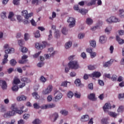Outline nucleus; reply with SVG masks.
<instances>
[{
  "instance_id": "1",
  "label": "nucleus",
  "mask_w": 124,
  "mask_h": 124,
  "mask_svg": "<svg viewBox=\"0 0 124 124\" xmlns=\"http://www.w3.org/2000/svg\"><path fill=\"white\" fill-rule=\"evenodd\" d=\"M68 66L71 69H78L79 68V63H78V62L75 61L70 62Z\"/></svg>"
},
{
  "instance_id": "2",
  "label": "nucleus",
  "mask_w": 124,
  "mask_h": 124,
  "mask_svg": "<svg viewBox=\"0 0 124 124\" xmlns=\"http://www.w3.org/2000/svg\"><path fill=\"white\" fill-rule=\"evenodd\" d=\"M47 45H48L47 42L45 41L43 42L42 44L37 43L35 44V48L38 50H42L43 49H44V48H45L47 46Z\"/></svg>"
},
{
  "instance_id": "3",
  "label": "nucleus",
  "mask_w": 124,
  "mask_h": 124,
  "mask_svg": "<svg viewBox=\"0 0 124 124\" xmlns=\"http://www.w3.org/2000/svg\"><path fill=\"white\" fill-rule=\"evenodd\" d=\"M11 109L12 111H14V112H16L17 114H23V110H18V108H17V106L16 104H14L12 105V106L11 107Z\"/></svg>"
},
{
  "instance_id": "4",
  "label": "nucleus",
  "mask_w": 124,
  "mask_h": 124,
  "mask_svg": "<svg viewBox=\"0 0 124 124\" xmlns=\"http://www.w3.org/2000/svg\"><path fill=\"white\" fill-rule=\"evenodd\" d=\"M56 107L55 104H48L46 105H43L40 107L41 109H49L50 108H54Z\"/></svg>"
},
{
  "instance_id": "5",
  "label": "nucleus",
  "mask_w": 124,
  "mask_h": 124,
  "mask_svg": "<svg viewBox=\"0 0 124 124\" xmlns=\"http://www.w3.org/2000/svg\"><path fill=\"white\" fill-rule=\"evenodd\" d=\"M106 22L108 24H111V23H117V22H119V19L114 16H111L106 20Z\"/></svg>"
},
{
  "instance_id": "6",
  "label": "nucleus",
  "mask_w": 124,
  "mask_h": 124,
  "mask_svg": "<svg viewBox=\"0 0 124 124\" xmlns=\"http://www.w3.org/2000/svg\"><path fill=\"white\" fill-rule=\"evenodd\" d=\"M21 80V82H24V83H22V84L19 86L20 89H23V88L26 86V83H25L31 82V80L27 78H22Z\"/></svg>"
},
{
  "instance_id": "7",
  "label": "nucleus",
  "mask_w": 124,
  "mask_h": 124,
  "mask_svg": "<svg viewBox=\"0 0 124 124\" xmlns=\"http://www.w3.org/2000/svg\"><path fill=\"white\" fill-rule=\"evenodd\" d=\"M75 19L73 17H69V18L67 20L68 23H70L69 25V27L70 28H72L75 26Z\"/></svg>"
},
{
  "instance_id": "8",
  "label": "nucleus",
  "mask_w": 124,
  "mask_h": 124,
  "mask_svg": "<svg viewBox=\"0 0 124 124\" xmlns=\"http://www.w3.org/2000/svg\"><path fill=\"white\" fill-rule=\"evenodd\" d=\"M53 90V86L52 85H49L47 88L43 91V94H49Z\"/></svg>"
},
{
  "instance_id": "9",
  "label": "nucleus",
  "mask_w": 124,
  "mask_h": 124,
  "mask_svg": "<svg viewBox=\"0 0 124 124\" xmlns=\"http://www.w3.org/2000/svg\"><path fill=\"white\" fill-rule=\"evenodd\" d=\"M0 85H1V89L2 90H6L7 89V83L5 80H0Z\"/></svg>"
},
{
  "instance_id": "10",
  "label": "nucleus",
  "mask_w": 124,
  "mask_h": 124,
  "mask_svg": "<svg viewBox=\"0 0 124 124\" xmlns=\"http://www.w3.org/2000/svg\"><path fill=\"white\" fill-rule=\"evenodd\" d=\"M51 122H56V120L59 118V114L57 113H55L50 116Z\"/></svg>"
},
{
  "instance_id": "11",
  "label": "nucleus",
  "mask_w": 124,
  "mask_h": 124,
  "mask_svg": "<svg viewBox=\"0 0 124 124\" xmlns=\"http://www.w3.org/2000/svg\"><path fill=\"white\" fill-rule=\"evenodd\" d=\"M75 84H76L77 87H84V85L81 83V80L79 79H77L75 81Z\"/></svg>"
},
{
  "instance_id": "12",
  "label": "nucleus",
  "mask_w": 124,
  "mask_h": 124,
  "mask_svg": "<svg viewBox=\"0 0 124 124\" xmlns=\"http://www.w3.org/2000/svg\"><path fill=\"white\" fill-rule=\"evenodd\" d=\"M90 120V117L88 115H83L81 117V122H88Z\"/></svg>"
},
{
  "instance_id": "13",
  "label": "nucleus",
  "mask_w": 124,
  "mask_h": 124,
  "mask_svg": "<svg viewBox=\"0 0 124 124\" xmlns=\"http://www.w3.org/2000/svg\"><path fill=\"white\" fill-rule=\"evenodd\" d=\"M62 97V93H59L57 94V95L54 98V100L55 101H58V100H60L61 98Z\"/></svg>"
},
{
  "instance_id": "14",
  "label": "nucleus",
  "mask_w": 124,
  "mask_h": 124,
  "mask_svg": "<svg viewBox=\"0 0 124 124\" xmlns=\"http://www.w3.org/2000/svg\"><path fill=\"white\" fill-rule=\"evenodd\" d=\"M88 97L90 100H93V101L96 100V98H95V94L94 93H91L88 95Z\"/></svg>"
},
{
  "instance_id": "15",
  "label": "nucleus",
  "mask_w": 124,
  "mask_h": 124,
  "mask_svg": "<svg viewBox=\"0 0 124 124\" xmlns=\"http://www.w3.org/2000/svg\"><path fill=\"white\" fill-rule=\"evenodd\" d=\"M16 99H17V101H22V100L25 101V100H27V97H26L24 95H22L17 97L16 98Z\"/></svg>"
},
{
  "instance_id": "16",
  "label": "nucleus",
  "mask_w": 124,
  "mask_h": 124,
  "mask_svg": "<svg viewBox=\"0 0 124 124\" xmlns=\"http://www.w3.org/2000/svg\"><path fill=\"white\" fill-rule=\"evenodd\" d=\"M111 108H112L111 104L108 103H106L103 107V109L105 112L106 111V110H107V109H111Z\"/></svg>"
},
{
  "instance_id": "17",
  "label": "nucleus",
  "mask_w": 124,
  "mask_h": 124,
  "mask_svg": "<svg viewBox=\"0 0 124 124\" xmlns=\"http://www.w3.org/2000/svg\"><path fill=\"white\" fill-rule=\"evenodd\" d=\"M93 77H95V78H99L101 76V73L98 72H94L92 74Z\"/></svg>"
},
{
  "instance_id": "18",
  "label": "nucleus",
  "mask_w": 124,
  "mask_h": 124,
  "mask_svg": "<svg viewBox=\"0 0 124 124\" xmlns=\"http://www.w3.org/2000/svg\"><path fill=\"white\" fill-rule=\"evenodd\" d=\"M116 39L118 42L119 44H120V45L124 44V40L121 39V38H120L119 36L118 35L116 36Z\"/></svg>"
},
{
  "instance_id": "19",
  "label": "nucleus",
  "mask_w": 124,
  "mask_h": 124,
  "mask_svg": "<svg viewBox=\"0 0 124 124\" xmlns=\"http://www.w3.org/2000/svg\"><path fill=\"white\" fill-rule=\"evenodd\" d=\"M99 42L102 44H103L106 42V38L104 36H101L99 39Z\"/></svg>"
},
{
  "instance_id": "20",
  "label": "nucleus",
  "mask_w": 124,
  "mask_h": 124,
  "mask_svg": "<svg viewBox=\"0 0 124 124\" xmlns=\"http://www.w3.org/2000/svg\"><path fill=\"white\" fill-rule=\"evenodd\" d=\"M14 48H9L8 49L5 50V53L7 55H8V54H12V53H14Z\"/></svg>"
},
{
  "instance_id": "21",
  "label": "nucleus",
  "mask_w": 124,
  "mask_h": 124,
  "mask_svg": "<svg viewBox=\"0 0 124 124\" xmlns=\"http://www.w3.org/2000/svg\"><path fill=\"white\" fill-rule=\"evenodd\" d=\"M15 113H16V112L13 110L8 111L6 114V115L7 117H11L12 116H14V115H15Z\"/></svg>"
},
{
  "instance_id": "22",
  "label": "nucleus",
  "mask_w": 124,
  "mask_h": 124,
  "mask_svg": "<svg viewBox=\"0 0 124 124\" xmlns=\"http://www.w3.org/2000/svg\"><path fill=\"white\" fill-rule=\"evenodd\" d=\"M21 13L25 19H29V16H28V13L27 10L22 11Z\"/></svg>"
},
{
  "instance_id": "23",
  "label": "nucleus",
  "mask_w": 124,
  "mask_h": 124,
  "mask_svg": "<svg viewBox=\"0 0 124 124\" xmlns=\"http://www.w3.org/2000/svg\"><path fill=\"white\" fill-rule=\"evenodd\" d=\"M78 12L82 15H86L88 13V10L84 9H80L79 10Z\"/></svg>"
},
{
  "instance_id": "24",
  "label": "nucleus",
  "mask_w": 124,
  "mask_h": 124,
  "mask_svg": "<svg viewBox=\"0 0 124 124\" xmlns=\"http://www.w3.org/2000/svg\"><path fill=\"white\" fill-rule=\"evenodd\" d=\"M21 81L18 78H15L13 81V85H18V84H20Z\"/></svg>"
},
{
  "instance_id": "25",
  "label": "nucleus",
  "mask_w": 124,
  "mask_h": 124,
  "mask_svg": "<svg viewBox=\"0 0 124 124\" xmlns=\"http://www.w3.org/2000/svg\"><path fill=\"white\" fill-rule=\"evenodd\" d=\"M54 37L55 38H60L61 37V34H60V31L59 30H56L54 32Z\"/></svg>"
},
{
  "instance_id": "26",
  "label": "nucleus",
  "mask_w": 124,
  "mask_h": 124,
  "mask_svg": "<svg viewBox=\"0 0 124 124\" xmlns=\"http://www.w3.org/2000/svg\"><path fill=\"white\" fill-rule=\"evenodd\" d=\"M8 58V54H5V55L4 56V59L2 61V63L3 64H4L8 62V60H7V58Z\"/></svg>"
},
{
  "instance_id": "27",
  "label": "nucleus",
  "mask_w": 124,
  "mask_h": 124,
  "mask_svg": "<svg viewBox=\"0 0 124 124\" xmlns=\"http://www.w3.org/2000/svg\"><path fill=\"white\" fill-rule=\"evenodd\" d=\"M118 98L120 100V101H123L124 99V93H119L118 96Z\"/></svg>"
},
{
  "instance_id": "28",
  "label": "nucleus",
  "mask_w": 124,
  "mask_h": 124,
  "mask_svg": "<svg viewBox=\"0 0 124 124\" xmlns=\"http://www.w3.org/2000/svg\"><path fill=\"white\" fill-rule=\"evenodd\" d=\"M124 111V107L123 106H119L117 109V112L118 113H123Z\"/></svg>"
},
{
  "instance_id": "29",
  "label": "nucleus",
  "mask_w": 124,
  "mask_h": 124,
  "mask_svg": "<svg viewBox=\"0 0 124 124\" xmlns=\"http://www.w3.org/2000/svg\"><path fill=\"white\" fill-rule=\"evenodd\" d=\"M71 46H72V42H67L65 45V47L66 48V49H68L70 48Z\"/></svg>"
},
{
  "instance_id": "30",
  "label": "nucleus",
  "mask_w": 124,
  "mask_h": 124,
  "mask_svg": "<svg viewBox=\"0 0 124 124\" xmlns=\"http://www.w3.org/2000/svg\"><path fill=\"white\" fill-rule=\"evenodd\" d=\"M93 19H92V18H87L86 19V24H87V25H92V24H93Z\"/></svg>"
},
{
  "instance_id": "31",
  "label": "nucleus",
  "mask_w": 124,
  "mask_h": 124,
  "mask_svg": "<svg viewBox=\"0 0 124 124\" xmlns=\"http://www.w3.org/2000/svg\"><path fill=\"white\" fill-rule=\"evenodd\" d=\"M108 114L110 117H112V118H116L118 116V114L115 112H109Z\"/></svg>"
},
{
  "instance_id": "32",
  "label": "nucleus",
  "mask_w": 124,
  "mask_h": 124,
  "mask_svg": "<svg viewBox=\"0 0 124 124\" xmlns=\"http://www.w3.org/2000/svg\"><path fill=\"white\" fill-rule=\"evenodd\" d=\"M10 63L12 66H15L16 65V64L17 63V62H16V60L15 59H12L10 61Z\"/></svg>"
},
{
  "instance_id": "33",
  "label": "nucleus",
  "mask_w": 124,
  "mask_h": 124,
  "mask_svg": "<svg viewBox=\"0 0 124 124\" xmlns=\"http://www.w3.org/2000/svg\"><path fill=\"white\" fill-rule=\"evenodd\" d=\"M19 87L17 85H13L12 87V91L13 92H18Z\"/></svg>"
},
{
  "instance_id": "34",
  "label": "nucleus",
  "mask_w": 124,
  "mask_h": 124,
  "mask_svg": "<svg viewBox=\"0 0 124 124\" xmlns=\"http://www.w3.org/2000/svg\"><path fill=\"white\" fill-rule=\"evenodd\" d=\"M96 3V1L95 0H92L90 2H88L87 4V6H91L92 5H94Z\"/></svg>"
},
{
  "instance_id": "35",
  "label": "nucleus",
  "mask_w": 124,
  "mask_h": 124,
  "mask_svg": "<svg viewBox=\"0 0 124 124\" xmlns=\"http://www.w3.org/2000/svg\"><path fill=\"white\" fill-rule=\"evenodd\" d=\"M90 46L94 48L96 46V42L94 40H92L90 42Z\"/></svg>"
},
{
  "instance_id": "36",
  "label": "nucleus",
  "mask_w": 124,
  "mask_h": 124,
  "mask_svg": "<svg viewBox=\"0 0 124 124\" xmlns=\"http://www.w3.org/2000/svg\"><path fill=\"white\" fill-rule=\"evenodd\" d=\"M30 37H31L30 34L28 33H25L24 34V40H25V41H28V40L30 39Z\"/></svg>"
},
{
  "instance_id": "37",
  "label": "nucleus",
  "mask_w": 124,
  "mask_h": 124,
  "mask_svg": "<svg viewBox=\"0 0 124 124\" xmlns=\"http://www.w3.org/2000/svg\"><path fill=\"white\" fill-rule=\"evenodd\" d=\"M13 16H14V13L12 12H10L8 16V19H10L11 21H14L15 19L12 18Z\"/></svg>"
},
{
  "instance_id": "38",
  "label": "nucleus",
  "mask_w": 124,
  "mask_h": 124,
  "mask_svg": "<svg viewBox=\"0 0 124 124\" xmlns=\"http://www.w3.org/2000/svg\"><path fill=\"white\" fill-rule=\"evenodd\" d=\"M67 97H68V98H72V97H73V95H74V94H73V93L71 91H69L68 93H67Z\"/></svg>"
},
{
  "instance_id": "39",
  "label": "nucleus",
  "mask_w": 124,
  "mask_h": 124,
  "mask_svg": "<svg viewBox=\"0 0 124 124\" xmlns=\"http://www.w3.org/2000/svg\"><path fill=\"white\" fill-rule=\"evenodd\" d=\"M35 37L36 38H38L40 37V32H39V31L37 30L35 33H34Z\"/></svg>"
},
{
  "instance_id": "40",
  "label": "nucleus",
  "mask_w": 124,
  "mask_h": 124,
  "mask_svg": "<svg viewBox=\"0 0 124 124\" xmlns=\"http://www.w3.org/2000/svg\"><path fill=\"white\" fill-rule=\"evenodd\" d=\"M32 95L33 97H34L35 99H38V93L37 92H35L32 93Z\"/></svg>"
},
{
  "instance_id": "41",
  "label": "nucleus",
  "mask_w": 124,
  "mask_h": 124,
  "mask_svg": "<svg viewBox=\"0 0 124 124\" xmlns=\"http://www.w3.org/2000/svg\"><path fill=\"white\" fill-rule=\"evenodd\" d=\"M112 31V27L111 26H108L105 29V32H108V33H109L110 31Z\"/></svg>"
},
{
  "instance_id": "42",
  "label": "nucleus",
  "mask_w": 124,
  "mask_h": 124,
  "mask_svg": "<svg viewBox=\"0 0 124 124\" xmlns=\"http://www.w3.org/2000/svg\"><path fill=\"white\" fill-rule=\"evenodd\" d=\"M60 113L63 116H66L68 114V112L66 110H62L61 111Z\"/></svg>"
},
{
  "instance_id": "43",
  "label": "nucleus",
  "mask_w": 124,
  "mask_h": 124,
  "mask_svg": "<svg viewBox=\"0 0 124 124\" xmlns=\"http://www.w3.org/2000/svg\"><path fill=\"white\" fill-rule=\"evenodd\" d=\"M32 124H41V121L39 120V119H35V120H34L32 122Z\"/></svg>"
},
{
  "instance_id": "44",
  "label": "nucleus",
  "mask_w": 124,
  "mask_h": 124,
  "mask_svg": "<svg viewBox=\"0 0 124 124\" xmlns=\"http://www.w3.org/2000/svg\"><path fill=\"white\" fill-rule=\"evenodd\" d=\"M120 12V17H121V18H124V10H119Z\"/></svg>"
},
{
  "instance_id": "45",
  "label": "nucleus",
  "mask_w": 124,
  "mask_h": 124,
  "mask_svg": "<svg viewBox=\"0 0 124 124\" xmlns=\"http://www.w3.org/2000/svg\"><path fill=\"white\" fill-rule=\"evenodd\" d=\"M62 32L63 34H64L65 35H66V34H67V30H66V28L65 27L62 28Z\"/></svg>"
},
{
  "instance_id": "46",
  "label": "nucleus",
  "mask_w": 124,
  "mask_h": 124,
  "mask_svg": "<svg viewBox=\"0 0 124 124\" xmlns=\"http://www.w3.org/2000/svg\"><path fill=\"white\" fill-rule=\"evenodd\" d=\"M117 78H118V76H117L116 75H113L111 79L112 81H114L115 82L117 81Z\"/></svg>"
},
{
  "instance_id": "47",
  "label": "nucleus",
  "mask_w": 124,
  "mask_h": 124,
  "mask_svg": "<svg viewBox=\"0 0 124 124\" xmlns=\"http://www.w3.org/2000/svg\"><path fill=\"white\" fill-rule=\"evenodd\" d=\"M67 83H68L69 86H70V82H67L66 81L63 82L61 84V86H62V87H67Z\"/></svg>"
},
{
  "instance_id": "48",
  "label": "nucleus",
  "mask_w": 124,
  "mask_h": 124,
  "mask_svg": "<svg viewBox=\"0 0 124 124\" xmlns=\"http://www.w3.org/2000/svg\"><path fill=\"white\" fill-rule=\"evenodd\" d=\"M111 63H111V61H108L104 64V67H108L109 65H111Z\"/></svg>"
},
{
  "instance_id": "49",
  "label": "nucleus",
  "mask_w": 124,
  "mask_h": 124,
  "mask_svg": "<svg viewBox=\"0 0 124 124\" xmlns=\"http://www.w3.org/2000/svg\"><path fill=\"white\" fill-rule=\"evenodd\" d=\"M18 45H19V46H20L21 47H22V46H23V45H24V40H19L18 41Z\"/></svg>"
},
{
  "instance_id": "50",
  "label": "nucleus",
  "mask_w": 124,
  "mask_h": 124,
  "mask_svg": "<svg viewBox=\"0 0 124 124\" xmlns=\"http://www.w3.org/2000/svg\"><path fill=\"white\" fill-rule=\"evenodd\" d=\"M6 13L5 12H2L1 13V17L2 19H6Z\"/></svg>"
},
{
  "instance_id": "51",
  "label": "nucleus",
  "mask_w": 124,
  "mask_h": 124,
  "mask_svg": "<svg viewBox=\"0 0 124 124\" xmlns=\"http://www.w3.org/2000/svg\"><path fill=\"white\" fill-rule=\"evenodd\" d=\"M28 62V60H24V59H21L18 61L19 63H21V64L25 63V62Z\"/></svg>"
},
{
  "instance_id": "52",
  "label": "nucleus",
  "mask_w": 124,
  "mask_h": 124,
  "mask_svg": "<svg viewBox=\"0 0 124 124\" xmlns=\"http://www.w3.org/2000/svg\"><path fill=\"white\" fill-rule=\"evenodd\" d=\"M30 114H25L23 116V119H24V120H28V119H29V118H30Z\"/></svg>"
},
{
  "instance_id": "53",
  "label": "nucleus",
  "mask_w": 124,
  "mask_h": 124,
  "mask_svg": "<svg viewBox=\"0 0 124 124\" xmlns=\"http://www.w3.org/2000/svg\"><path fill=\"white\" fill-rule=\"evenodd\" d=\"M88 67L89 70H93L94 69H95V67L94 65H90L88 66Z\"/></svg>"
},
{
  "instance_id": "54",
  "label": "nucleus",
  "mask_w": 124,
  "mask_h": 124,
  "mask_svg": "<svg viewBox=\"0 0 124 124\" xmlns=\"http://www.w3.org/2000/svg\"><path fill=\"white\" fill-rule=\"evenodd\" d=\"M101 124H108V121L106 119H103L101 121Z\"/></svg>"
},
{
  "instance_id": "55",
  "label": "nucleus",
  "mask_w": 124,
  "mask_h": 124,
  "mask_svg": "<svg viewBox=\"0 0 124 124\" xmlns=\"http://www.w3.org/2000/svg\"><path fill=\"white\" fill-rule=\"evenodd\" d=\"M85 37V34L84 33H79L78 35V38L79 39H82V38H84Z\"/></svg>"
},
{
  "instance_id": "56",
  "label": "nucleus",
  "mask_w": 124,
  "mask_h": 124,
  "mask_svg": "<svg viewBox=\"0 0 124 124\" xmlns=\"http://www.w3.org/2000/svg\"><path fill=\"white\" fill-rule=\"evenodd\" d=\"M21 52H22V53H27V52H28V48L26 47L22 46L21 48Z\"/></svg>"
},
{
  "instance_id": "57",
  "label": "nucleus",
  "mask_w": 124,
  "mask_h": 124,
  "mask_svg": "<svg viewBox=\"0 0 124 124\" xmlns=\"http://www.w3.org/2000/svg\"><path fill=\"white\" fill-rule=\"evenodd\" d=\"M47 99L48 102H50V101H52V100H53V96L51 95H49L47 96Z\"/></svg>"
},
{
  "instance_id": "58",
  "label": "nucleus",
  "mask_w": 124,
  "mask_h": 124,
  "mask_svg": "<svg viewBox=\"0 0 124 124\" xmlns=\"http://www.w3.org/2000/svg\"><path fill=\"white\" fill-rule=\"evenodd\" d=\"M40 80L41 81V82H42L43 83H45V82H46V81H47V79H46V78H45V77H44L43 76L41 77L40 78Z\"/></svg>"
},
{
  "instance_id": "59",
  "label": "nucleus",
  "mask_w": 124,
  "mask_h": 124,
  "mask_svg": "<svg viewBox=\"0 0 124 124\" xmlns=\"http://www.w3.org/2000/svg\"><path fill=\"white\" fill-rule=\"evenodd\" d=\"M57 16V14L55 13V12H52V17H49V19L50 20H53V18H56Z\"/></svg>"
},
{
  "instance_id": "60",
  "label": "nucleus",
  "mask_w": 124,
  "mask_h": 124,
  "mask_svg": "<svg viewBox=\"0 0 124 124\" xmlns=\"http://www.w3.org/2000/svg\"><path fill=\"white\" fill-rule=\"evenodd\" d=\"M90 56H91L92 59H93V58H95V56H96V52H92L90 54Z\"/></svg>"
},
{
  "instance_id": "61",
  "label": "nucleus",
  "mask_w": 124,
  "mask_h": 124,
  "mask_svg": "<svg viewBox=\"0 0 124 124\" xmlns=\"http://www.w3.org/2000/svg\"><path fill=\"white\" fill-rule=\"evenodd\" d=\"M74 96L77 97V98H80V97H81V94L80 93H78L77 92H76L74 94Z\"/></svg>"
},
{
  "instance_id": "62",
  "label": "nucleus",
  "mask_w": 124,
  "mask_h": 124,
  "mask_svg": "<svg viewBox=\"0 0 124 124\" xmlns=\"http://www.w3.org/2000/svg\"><path fill=\"white\" fill-rule=\"evenodd\" d=\"M39 1V0H32L31 3L32 4H36L37 5L38 4V2Z\"/></svg>"
},
{
  "instance_id": "63",
  "label": "nucleus",
  "mask_w": 124,
  "mask_h": 124,
  "mask_svg": "<svg viewBox=\"0 0 124 124\" xmlns=\"http://www.w3.org/2000/svg\"><path fill=\"white\" fill-rule=\"evenodd\" d=\"M88 89L89 90H93V83H90L88 85Z\"/></svg>"
},
{
  "instance_id": "64",
  "label": "nucleus",
  "mask_w": 124,
  "mask_h": 124,
  "mask_svg": "<svg viewBox=\"0 0 124 124\" xmlns=\"http://www.w3.org/2000/svg\"><path fill=\"white\" fill-rule=\"evenodd\" d=\"M33 107L35 109H39V108H40V106H39L37 103H34L33 104Z\"/></svg>"
}]
</instances>
